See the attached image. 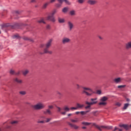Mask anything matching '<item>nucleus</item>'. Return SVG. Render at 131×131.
Segmentation results:
<instances>
[{"mask_svg":"<svg viewBox=\"0 0 131 131\" xmlns=\"http://www.w3.org/2000/svg\"><path fill=\"white\" fill-rule=\"evenodd\" d=\"M122 79L121 78L119 77V78H116L114 79V82L115 83H120V82H121Z\"/></svg>","mask_w":131,"mask_h":131,"instance_id":"nucleus-12","label":"nucleus"},{"mask_svg":"<svg viewBox=\"0 0 131 131\" xmlns=\"http://www.w3.org/2000/svg\"><path fill=\"white\" fill-rule=\"evenodd\" d=\"M14 81L15 82H17V83H19V84H21V83H23V81L21 79H18V78H16L14 79Z\"/></svg>","mask_w":131,"mask_h":131,"instance_id":"nucleus-17","label":"nucleus"},{"mask_svg":"<svg viewBox=\"0 0 131 131\" xmlns=\"http://www.w3.org/2000/svg\"><path fill=\"white\" fill-rule=\"evenodd\" d=\"M11 127V126H7V127H6V128H10Z\"/></svg>","mask_w":131,"mask_h":131,"instance_id":"nucleus-60","label":"nucleus"},{"mask_svg":"<svg viewBox=\"0 0 131 131\" xmlns=\"http://www.w3.org/2000/svg\"><path fill=\"white\" fill-rule=\"evenodd\" d=\"M96 113H97V112H92V114H93V115H94V116H97V115L96 114Z\"/></svg>","mask_w":131,"mask_h":131,"instance_id":"nucleus-51","label":"nucleus"},{"mask_svg":"<svg viewBox=\"0 0 131 131\" xmlns=\"http://www.w3.org/2000/svg\"><path fill=\"white\" fill-rule=\"evenodd\" d=\"M76 85L77 89H80V85L78 84H76Z\"/></svg>","mask_w":131,"mask_h":131,"instance_id":"nucleus-49","label":"nucleus"},{"mask_svg":"<svg viewBox=\"0 0 131 131\" xmlns=\"http://www.w3.org/2000/svg\"><path fill=\"white\" fill-rule=\"evenodd\" d=\"M48 109H53V108H54V106L53 105H49L48 106Z\"/></svg>","mask_w":131,"mask_h":131,"instance_id":"nucleus-47","label":"nucleus"},{"mask_svg":"<svg viewBox=\"0 0 131 131\" xmlns=\"http://www.w3.org/2000/svg\"><path fill=\"white\" fill-rule=\"evenodd\" d=\"M18 123V121H12L11 122V124L13 125H15V124H17Z\"/></svg>","mask_w":131,"mask_h":131,"instance_id":"nucleus-31","label":"nucleus"},{"mask_svg":"<svg viewBox=\"0 0 131 131\" xmlns=\"http://www.w3.org/2000/svg\"><path fill=\"white\" fill-rule=\"evenodd\" d=\"M47 20H48L49 21H51V22H52V23H55L56 22V18L54 16L51 15L49 14L46 18Z\"/></svg>","mask_w":131,"mask_h":131,"instance_id":"nucleus-8","label":"nucleus"},{"mask_svg":"<svg viewBox=\"0 0 131 131\" xmlns=\"http://www.w3.org/2000/svg\"><path fill=\"white\" fill-rule=\"evenodd\" d=\"M56 13H57V11L56 10H54L51 13H50V15L51 16H54V15H55V14H56Z\"/></svg>","mask_w":131,"mask_h":131,"instance_id":"nucleus-29","label":"nucleus"},{"mask_svg":"<svg viewBox=\"0 0 131 131\" xmlns=\"http://www.w3.org/2000/svg\"><path fill=\"white\" fill-rule=\"evenodd\" d=\"M93 126H95V127H96V128H98V129H99V130H100V131L102 130V128H109L108 127H106L103 126H100L97 125V124L96 123H93Z\"/></svg>","mask_w":131,"mask_h":131,"instance_id":"nucleus-9","label":"nucleus"},{"mask_svg":"<svg viewBox=\"0 0 131 131\" xmlns=\"http://www.w3.org/2000/svg\"><path fill=\"white\" fill-rule=\"evenodd\" d=\"M8 26H8L7 24H3L1 25V28L2 29L4 30L5 28L8 27Z\"/></svg>","mask_w":131,"mask_h":131,"instance_id":"nucleus-27","label":"nucleus"},{"mask_svg":"<svg viewBox=\"0 0 131 131\" xmlns=\"http://www.w3.org/2000/svg\"><path fill=\"white\" fill-rule=\"evenodd\" d=\"M79 113H80V112H76L75 113V114H79Z\"/></svg>","mask_w":131,"mask_h":131,"instance_id":"nucleus-57","label":"nucleus"},{"mask_svg":"<svg viewBox=\"0 0 131 131\" xmlns=\"http://www.w3.org/2000/svg\"><path fill=\"white\" fill-rule=\"evenodd\" d=\"M52 120V118H47L46 119V122H50Z\"/></svg>","mask_w":131,"mask_h":131,"instance_id":"nucleus-42","label":"nucleus"},{"mask_svg":"<svg viewBox=\"0 0 131 131\" xmlns=\"http://www.w3.org/2000/svg\"><path fill=\"white\" fill-rule=\"evenodd\" d=\"M57 95H59V96H62V93H61V92H58Z\"/></svg>","mask_w":131,"mask_h":131,"instance_id":"nucleus-53","label":"nucleus"},{"mask_svg":"<svg viewBox=\"0 0 131 131\" xmlns=\"http://www.w3.org/2000/svg\"><path fill=\"white\" fill-rule=\"evenodd\" d=\"M97 103H98V101H93L91 102L85 101V104L86 105H88L85 107V109H90L92 105H95V104H97Z\"/></svg>","mask_w":131,"mask_h":131,"instance_id":"nucleus-7","label":"nucleus"},{"mask_svg":"<svg viewBox=\"0 0 131 131\" xmlns=\"http://www.w3.org/2000/svg\"><path fill=\"white\" fill-rule=\"evenodd\" d=\"M71 115H72V114H69L68 115V116H71Z\"/></svg>","mask_w":131,"mask_h":131,"instance_id":"nucleus-61","label":"nucleus"},{"mask_svg":"<svg viewBox=\"0 0 131 131\" xmlns=\"http://www.w3.org/2000/svg\"><path fill=\"white\" fill-rule=\"evenodd\" d=\"M71 110H77V106H76V107H72L71 108Z\"/></svg>","mask_w":131,"mask_h":131,"instance_id":"nucleus-45","label":"nucleus"},{"mask_svg":"<svg viewBox=\"0 0 131 131\" xmlns=\"http://www.w3.org/2000/svg\"><path fill=\"white\" fill-rule=\"evenodd\" d=\"M83 112H84V115L86 114V111Z\"/></svg>","mask_w":131,"mask_h":131,"instance_id":"nucleus-63","label":"nucleus"},{"mask_svg":"<svg viewBox=\"0 0 131 131\" xmlns=\"http://www.w3.org/2000/svg\"><path fill=\"white\" fill-rule=\"evenodd\" d=\"M63 13H67L68 12V8L65 7L62 9Z\"/></svg>","mask_w":131,"mask_h":131,"instance_id":"nucleus-28","label":"nucleus"},{"mask_svg":"<svg viewBox=\"0 0 131 131\" xmlns=\"http://www.w3.org/2000/svg\"><path fill=\"white\" fill-rule=\"evenodd\" d=\"M45 107L46 105L42 102H38L32 106L34 110H41V109H43Z\"/></svg>","mask_w":131,"mask_h":131,"instance_id":"nucleus-3","label":"nucleus"},{"mask_svg":"<svg viewBox=\"0 0 131 131\" xmlns=\"http://www.w3.org/2000/svg\"><path fill=\"white\" fill-rule=\"evenodd\" d=\"M129 101H130V100H129V99H128V98H127V99H126V101H127V102H129Z\"/></svg>","mask_w":131,"mask_h":131,"instance_id":"nucleus-59","label":"nucleus"},{"mask_svg":"<svg viewBox=\"0 0 131 131\" xmlns=\"http://www.w3.org/2000/svg\"><path fill=\"white\" fill-rule=\"evenodd\" d=\"M96 93L98 95H101L102 92L101 91V90H98Z\"/></svg>","mask_w":131,"mask_h":131,"instance_id":"nucleus-44","label":"nucleus"},{"mask_svg":"<svg viewBox=\"0 0 131 131\" xmlns=\"http://www.w3.org/2000/svg\"><path fill=\"white\" fill-rule=\"evenodd\" d=\"M80 113L82 114V115H84V112H80Z\"/></svg>","mask_w":131,"mask_h":131,"instance_id":"nucleus-55","label":"nucleus"},{"mask_svg":"<svg viewBox=\"0 0 131 131\" xmlns=\"http://www.w3.org/2000/svg\"><path fill=\"white\" fill-rule=\"evenodd\" d=\"M13 38H20V36L18 34L13 35Z\"/></svg>","mask_w":131,"mask_h":131,"instance_id":"nucleus-34","label":"nucleus"},{"mask_svg":"<svg viewBox=\"0 0 131 131\" xmlns=\"http://www.w3.org/2000/svg\"><path fill=\"white\" fill-rule=\"evenodd\" d=\"M22 73L24 76H26V75H28V73H29V70L27 69L23 70L22 71Z\"/></svg>","mask_w":131,"mask_h":131,"instance_id":"nucleus-19","label":"nucleus"},{"mask_svg":"<svg viewBox=\"0 0 131 131\" xmlns=\"http://www.w3.org/2000/svg\"><path fill=\"white\" fill-rule=\"evenodd\" d=\"M37 122V123H45V121H43V120L40 121V120H38Z\"/></svg>","mask_w":131,"mask_h":131,"instance_id":"nucleus-40","label":"nucleus"},{"mask_svg":"<svg viewBox=\"0 0 131 131\" xmlns=\"http://www.w3.org/2000/svg\"><path fill=\"white\" fill-rule=\"evenodd\" d=\"M63 2H64V3H66V4L67 5H71V2H70L68 0H64L63 1Z\"/></svg>","mask_w":131,"mask_h":131,"instance_id":"nucleus-30","label":"nucleus"},{"mask_svg":"<svg viewBox=\"0 0 131 131\" xmlns=\"http://www.w3.org/2000/svg\"><path fill=\"white\" fill-rule=\"evenodd\" d=\"M82 128H83V129H85V128H86V127L83 126L82 127Z\"/></svg>","mask_w":131,"mask_h":131,"instance_id":"nucleus-58","label":"nucleus"},{"mask_svg":"<svg viewBox=\"0 0 131 131\" xmlns=\"http://www.w3.org/2000/svg\"><path fill=\"white\" fill-rule=\"evenodd\" d=\"M115 106H117V107H120L121 106V103L120 102H116Z\"/></svg>","mask_w":131,"mask_h":131,"instance_id":"nucleus-35","label":"nucleus"},{"mask_svg":"<svg viewBox=\"0 0 131 131\" xmlns=\"http://www.w3.org/2000/svg\"><path fill=\"white\" fill-rule=\"evenodd\" d=\"M10 74H15V71H14L13 70H10Z\"/></svg>","mask_w":131,"mask_h":131,"instance_id":"nucleus-43","label":"nucleus"},{"mask_svg":"<svg viewBox=\"0 0 131 131\" xmlns=\"http://www.w3.org/2000/svg\"><path fill=\"white\" fill-rule=\"evenodd\" d=\"M129 105H130V104H129V103H125L124 104V107H123V109L124 110H126V109H127V107H128V106H129Z\"/></svg>","mask_w":131,"mask_h":131,"instance_id":"nucleus-24","label":"nucleus"},{"mask_svg":"<svg viewBox=\"0 0 131 131\" xmlns=\"http://www.w3.org/2000/svg\"><path fill=\"white\" fill-rule=\"evenodd\" d=\"M31 3H36V0H31Z\"/></svg>","mask_w":131,"mask_h":131,"instance_id":"nucleus-52","label":"nucleus"},{"mask_svg":"<svg viewBox=\"0 0 131 131\" xmlns=\"http://www.w3.org/2000/svg\"><path fill=\"white\" fill-rule=\"evenodd\" d=\"M52 43H53V39H49L46 42L43 51L44 54H49L50 55H52V54H53V51L49 50V48L52 47Z\"/></svg>","mask_w":131,"mask_h":131,"instance_id":"nucleus-1","label":"nucleus"},{"mask_svg":"<svg viewBox=\"0 0 131 131\" xmlns=\"http://www.w3.org/2000/svg\"><path fill=\"white\" fill-rule=\"evenodd\" d=\"M98 38H99V39H101V40L103 39V37H102L101 36H98Z\"/></svg>","mask_w":131,"mask_h":131,"instance_id":"nucleus-54","label":"nucleus"},{"mask_svg":"<svg viewBox=\"0 0 131 131\" xmlns=\"http://www.w3.org/2000/svg\"><path fill=\"white\" fill-rule=\"evenodd\" d=\"M71 121L72 122H78V119L76 118L75 120L71 119Z\"/></svg>","mask_w":131,"mask_h":131,"instance_id":"nucleus-36","label":"nucleus"},{"mask_svg":"<svg viewBox=\"0 0 131 131\" xmlns=\"http://www.w3.org/2000/svg\"><path fill=\"white\" fill-rule=\"evenodd\" d=\"M58 112H60L62 115H65L67 112H69L70 108L68 107V106H64L63 109L60 108L59 107H57Z\"/></svg>","mask_w":131,"mask_h":131,"instance_id":"nucleus-5","label":"nucleus"},{"mask_svg":"<svg viewBox=\"0 0 131 131\" xmlns=\"http://www.w3.org/2000/svg\"><path fill=\"white\" fill-rule=\"evenodd\" d=\"M38 23H43V24H46V21L43 18H41L37 21Z\"/></svg>","mask_w":131,"mask_h":131,"instance_id":"nucleus-25","label":"nucleus"},{"mask_svg":"<svg viewBox=\"0 0 131 131\" xmlns=\"http://www.w3.org/2000/svg\"><path fill=\"white\" fill-rule=\"evenodd\" d=\"M82 89L83 90L82 91V93L85 94L86 96H91L93 94H95V92H94L93 89L90 88L83 86L82 87Z\"/></svg>","mask_w":131,"mask_h":131,"instance_id":"nucleus-2","label":"nucleus"},{"mask_svg":"<svg viewBox=\"0 0 131 131\" xmlns=\"http://www.w3.org/2000/svg\"><path fill=\"white\" fill-rule=\"evenodd\" d=\"M0 131H4V128H0Z\"/></svg>","mask_w":131,"mask_h":131,"instance_id":"nucleus-56","label":"nucleus"},{"mask_svg":"<svg viewBox=\"0 0 131 131\" xmlns=\"http://www.w3.org/2000/svg\"><path fill=\"white\" fill-rule=\"evenodd\" d=\"M58 2L60 3V4H62L63 2H64V1L65 0H57Z\"/></svg>","mask_w":131,"mask_h":131,"instance_id":"nucleus-48","label":"nucleus"},{"mask_svg":"<svg viewBox=\"0 0 131 131\" xmlns=\"http://www.w3.org/2000/svg\"><path fill=\"white\" fill-rule=\"evenodd\" d=\"M90 111H86V113H88L90 112Z\"/></svg>","mask_w":131,"mask_h":131,"instance_id":"nucleus-62","label":"nucleus"},{"mask_svg":"<svg viewBox=\"0 0 131 131\" xmlns=\"http://www.w3.org/2000/svg\"><path fill=\"white\" fill-rule=\"evenodd\" d=\"M87 3L91 6H94L98 3L97 0H88Z\"/></svg>","mask_w":131,"mask_h":131,"instance_id":"nucleus-10","label":"nucleus"},{"mask_svg":"<svg viewBox=\"0 0 131 131\" xmlns=\"http://www.w3.org/2000/svg\"><path fill=\"white\" fill-rule=\"evenodd\" d=\"M68 124H69V125H70V126L71 127H73V128H74L75 129H78V128H79V126H77V125H75V124H72V123H70V122H69L68 123Z\"/></svg>","mask_w":131,"mask_h":131,"instance_id":"nucleus-14","label":"nucleus"},{"mask_svg":"<svg viewBox=\"0 0 131 131\" xmlns=\"http://www.w3.org/2000/svg\"><path fill=\"white\" fill-rule=\"evenodd\" d=\"M55 2H56V0H50V1L48 2L50 3V4H53V3H55Z\"/></svg>","mask_w":131,"mask_h":131,"instance_id":"nucleus-46","label":"nucleus"},{"mask_svg":"<svg viewBox=\"0 0 131 131\" xmlns=\"http://www.w3.org/2000/svg\"><path fill=\"white\" fill-rule=\"evenodd\" d=\"M77 3H78V4H80V5H82V4H83V3L85 2V0H77Z\"/></svg>","mask_w":131,"mask_h":131,"instance_id":"nucleus-26","label":"nucleus"},{"mask_svg":"<svg viewBox=\"0 0 131 131\" xmlns=\"http://www.w3.org/2000/svg\"><path fill=\"white\" fill-rule=\"evenodd\" d=\"M123 88H125V85H121L118 86V89H123Z\"/></svg>","mask_w":131,"mask_h":131,"instance_id":"nucleus-38","label":"nucleus"},{"mask_svg":"<svg viewBox=\"0 0 131 131\" xmlns=\"http://www.w3.org/2000/svg\"><path fill=\"white\" fill-rule=\"evenodd\" d=\"M20 95H22L23 96H24L26 95V91H20L19 92Z\"/></svg>","mask_w":131,"mask_h":131,"instance_id":"nucleus-33","label":"nucleus"},{"mask_svg":"<svg viewBox=\"0 0 131 131\" xmlns=\"http://www.w3.org/2000/svg\"><path fill=\"white\" fill-rule=\"evenodd\" d=\"M50 5V2H48L45 3L42 6V9H47V7Z\"/></svg>","mask_w":131,"mask_h":131,"instance_id":"nucleus-22","label":"nucleus"},{"mask_svg":"<svg viewBox=\"0 0 131 131\" xmlns=\"http://www.w3.org/2000/svg\"><path fill=\"white\" fill-rule=\"evenodd\" d=\"M114 131H122V129H119L118 128L115 127Z\"/></svg>","mask_w":131,"mask_h":131,"instance_id":"nucleus-39","label":"nucleus"},{"mask_svg":"<svg viewBox=\"0 0 131 131\" xmlns=\"http://www.w3.org/2000/svg\"><path fill=\"white\" fill-rule=\"evenodd\" d=\"M119 126L120 127H123L126 130L129 129V126L127 124H120Z\"/></svg>","mask_w":131,"mask_h":131,"instance_id":"nucleus-13","label":"nucleus"},{"mask_svg":"<svg viewBox=\"0 0 131 131\" xmlns=\"http://www.w3.org/2000/svg\"><path fill=\"white\" fill-rule=\"evenodd\" d=\"M70 15H71V16H75V15H76V11L74 10H71L70 11Z\"/></svg>","mask_w":131,"mask_h":131,"instance_id":"nucleus-21","label":"nucleus"},{"mask_svg":"<svg viewBox=\"0 0 131 131\" xmlns=\"http://www.w3.org/2000/svg\"><path fill=\"white\" fill-rule=\"evenodd\" d=\"M58 20L59 23H64V22H65V19H64V18H61L60 17H58Z\"/></svg>","mask_w":131,"mask_h":131,"instance_id":"nucleus-23","label":"nucleus"},{"mask_svg":"<svg viewBox=\"0 0 131 131\" xmlns=\"http://www.w3.org/2000/svg\"><path fill=\"white\" fill-rule=\"evenodd\" d=\"M97 100H98L97 98H91V101L92 102H97Z\"/></svg>","mask_w":131,"mask_h":131,"instance_id":"nucleus-37","label":"nucleus"},{"mask_svg":"<svg viewBox=\"0 0 131 131\" xmlns=\"http://www.w3.org/2000/svg\"><path fill=\"white\" fill-rule=\"evenodd\" d=\"M44 114H49V115H52V112L51 110L47 109L45 111L43 112Z\"/></svg>","mask_w":131,"mask_h":131,"instance_id":"nucleus-16","label":"nucleus"},{"mask_svg":"<svg viewBox=\"0 0 131 131\" xmlns=\"http://www.w3.org/2000/svg\"><path fill=\"white\" fill-rule=\"evenodd\" d=\"M82 124H83V125H90V124H91V123L83 122H82Z\"/></svg>","mask_w":131,"mask_h":131,"instance_id":"nucleus-32","label":"nucleus"},{"mask_svg":"<svg viewBox=\"0 0 131 131\" xmlns=\"http://www.w3.org/2000/svg\"><path fill=\"white\" fill-rule=\"evenodd\" d=\"M71 42V39L67 37H64L61 40V42L63 45H66V43H69Z\"/></svg>","mask_w":131,"mask_h":131,"instance_id":"nucleus-6","label":"nucleus"},{"mask_svg":"<svg viewBox=\"0 0 131 131\" xmlns=\"http://www.w3.org/2000/svg\"><path fill=\"white\" fill-rule=\"evenodd\" d=\"M129 126V127H131V125L130 126Z\"/></svg>","mask_w":131,"mask_h":131,"instance_id":"nucleus-64","label":"nucleus"},{"mask_svg":"<svg viewBox=\"0 0 131 131\" xmlns=\"http://www.w3.org/2000/svg\"><path fill=\"white\" fill-rule=\"evenodd\" d=\"M76 107H77V110L81 109L82 108H83V107H84V104H80L79 103H77Z\"/></svg>","mask_w":131,"mask_h":131,"instance_id":"nucleus-18","label":"nucleus"},{"mask_svg":"<svg viewBox=\"0 0 131 131\" xmlns=\"http://www.w3.org/2000/svg\"><path fill=\"white\" fill-rule=\"evenodd\" d=\"M15 75H20V72H17L15 73L14 74Z\"/></svg>","mask_w":131,"mask_h":131,"instance_id":"nucleus-50","label":"nucleus"},{"mask_svg":"<svg viewBox=\"0 0 131 131\" xmlns=\"http://www.w3.org/2000/svg\"><path fill=\"white\" fill-rule=\"evenodd\" d=\"M125 46L126 50H129L130 49H131V41L127 42Z\"/></svg>","mask_w":131,"mask_h":131,"instance_id":"nucleus-15","label":"nucleus"},{"mask_svg":"<svg viewBox=\"0 0 131 131\" xmlns=\"http://www.w3.org/2000/svg\"><path fill=\"white\" fill-rule=\"evenodd\" d=\"M24 39L25 40H29V41L33 42V39L29 37H24Z\"/></svg>","mask_w":131,"mask_h":131,"instance_id":"nucleus-20","label":"nucleus"},{"mask_svg":"<svg viewBox=\"0 0 131 131\" xmlns=\"http://www.w3.org/2000/svg\"><path fill=\"white\" fill-rule=\"evenodd\" d=\"M46 29H48V30L51 29V25H47V26H46Z\"/></svg>","mask_w":131,"mask_h":131,"instance_id":"nucleus-41","label":"nucleus"},{"mask_svg":"<svg viewBox=\"0 0 131 131\" xmlns=\"http://www.w3.org/2000/svg\"><path fill=\"white\" fill-rule=\"evenodd\" d=\"M107 100L108 98L106 96H103L100 99L98 105H99V106H106V105H107Z\"/></svg>","mask_w":131,"mask_h":131,"instance_id":"nucleus-4","label":"nucleus"},{"mask_svg":"<svg viewBox=\"0 0 131 131\" xmlns=\"http://www.w3.org/2000/svg\"><path fill=\"white\" fill-rule=\"evenodd\" d=\"M68 25L69 26V30L71 31L72 29H73V27H74V25H73V23H72V22L69 21L68 22Z\"/></svg>","mask_w":131,"mask_h":131,"instance_id":"nucleus-11","label":"nucleus"}]
</instances>
